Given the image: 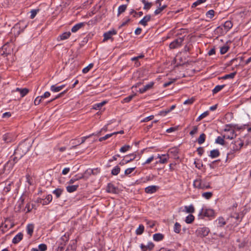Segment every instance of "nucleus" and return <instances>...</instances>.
Returning a JSON list of instances; mask_svg holds the SVG:
<instances>
[{
  "label": "nucleus",
  "mask_w": 251,
  "mask_h": 251,
  "mask_svg": "<svg viewBox=\"0 0 251 251\" xmlns=\"http://www.w3.org/2000/svg\"><path fill=\"white\" fill-rule=\"evenodd\" d=\"M30 146L25 143L23 142L19 145L17 148L14 152L15 155H18L19 158H22L25 155L29 150Z\"/></svg>",
  "instance_id": "1"
},
{
  "label": "nucleus",
  "mask_w": 251,
  "mask_h": 251,
  "mask_svg": "<svg viewBox=\"0 0 251 251\" xmlns=\"http://www.w3.org/2000/svg\"><path fill=\"white\" fill-rule=\"evenodd\" d=\"M193 186L195 188L200 189H207L210 188L211 186L209 182H205L201 179V176H198L193 182Z\"/></svg>",
  "instance_id": "2"
},
{
  "label": "nucleus",
  "mask_w": 251,
  "mask_h": 251,
  "mask_svg": "<svg viewBox=\"0 0 251 251\" xmlns=\"http://www.w3.org/2000/svg\"><path fill=\"white\" fill-rule=\"evenodd\" d=\"M243 145V142L240 139L232 142L229 146L230 151L229 153H227V155H228L230 154H232L234 152L240 150Z\"/></svg>",
  "instance_id": "3"
},
{
  "label": "nucleus",
  "mask_w": 251,
  "mask_h": 251,
  "mask_svg": "<svg viewBox=\"0 0 251 251\" xmlns=\"http://www.w3.org/2000/svg\"><path fill=\"white\" fill-rule=\"evenodd\" d=\"M198 216L201 219L205 217L213 218L215 217V212L212 209L203 208L200 211Z\"/></svg>",
  "instance_id": "4"
},
{
  "label": "nucleus",
  "mask_w": 251,
  "mask_h": 251,
  "mask_svg": "<svg viewBox=\"0 0 251 251\" xmlns=\"http://www.w3.org/2000/svg\"><path fill=\"white\" fill-rule=\"evenodd\" d=\"M210 232V229L207 227H199L196 230V234L198 237L203 238L207 236Z\"/></svg>",
  "instance_id": "5"
},
{
  "label": "nucleus",
  "mask_w": 251,
  "mask_h": 251,
  "mask_svg": "<svg viewBox=\"0 0 251 251\" xmlns=\"http://www.w3.org/2000/svg\"><path fill=\"white\" fill-rule=\"evenodd\" d=\"M18 157V155H15L13 159H11L7 162V163L4 166V170L5 171H9L12 169L14 164L17 162L18 160L21 158Z\"/></svg>",
  "instance_id": "6"
},
{
  "label": "nucleus",
  "mask_w": 251,
  "mask_h": 251,
  "mask_svg": "<svg viewBox=\"0 0 251 251\" xmlns=\"http://www.w3.org/2000/svg\"><path fill=\"white\" fill-rule=\"evenodd\" d=\"M225 133L224 138L226 139H232L236 136L235 132L233 129H226L225 130Z\"/></svg>",
  "instance_id": "7"
},
{
  "label": "nucleus",
  "mask_w": 251,
  "mask_h": 251,
  "mask_svg": "<svg viewBox=\"0 0 251 251\" xmlns=\"http://www.w3.org/2000/svg\"><path fill=\"white\" fill-rule=\"evenodd\" d=\"M52 199V196L51 195H48L46 196L45 199H43L40 198L37 199L36 201L38 203H40L43 205H47L50 201H51Z\"/></svg>",
  "instance_id": "8"
},
{
  "label": "nucleus",
  "mask_w": 251,
  "mask_h": 251,
  "mask_svg": "<svg viewBox=\"0 0 251 251\" xmlns=\"http://www.w3.org/2000/svg\"><path fill=\"white\" fill-rule=\"evenodd\" d=\"M183 41V38H178L170 43V48L171 49L177 48L181 46Z\"/></svg>",
  "instance_id": "9"
},
{
  "label": "nucleus",
  "mask_w": 251,
  "mask_h": 251,
  "mask_svg": "<svg viewBox=\"0 0 251 251\" xmlns=\"http://www.w3.org/2000/svg\"><path fill=\"white\" fill-rule=\"evenodd\" d=\"M117 31L115 29L109 30L103 34V42H105L108 40L111 39L113 35L117 34Z\"/></svg>",
  "instance_id": "10"
},
{
  "label": "nucleus",
  "mask_w": 251,
  "mask_h": 251,
  "mask_svg": "<svg viewBox=\"0 0 251 251\" xmlns=\"http://www.w3.org/2000/svg\"><path fill=\"white\" fill-rule=\"evenodd\" d=\"M154 247V244L152 242H149L147 245L141 244L140 248L142 251H147V250L151 251L152 250Z\"/></svg>",
  "instance_id": "11"
},
{
  "label": "nucleus",
  "mask_w": 251,
  "mask_h": 251,
  "mask_svg": "<svg viewBox=\"0 0 251 251\" xmlns=\"http://www.w3.org/2000/svg\"><path fill=\"white\" fill-rule=\"evenodd\" d=\"M160 1H158V2L156 3L157 8L154 11V14L156 15L160 14L167 7L166 4L161 5Z\"/></svg>",
  "instance_id": "12"
},
{
  "label": "nucleus",
  "mask_w": 251,
  "mask_h": 251,
  "mask_svg": "<svg viewBox=\"0 0 251 251\" xmlns=\"http://www.w3.org/2000/svg\"><path fill=\"white\" fill-rule=\"evenodd\" d=\"M71 35V33L69 32H65L60 35L57 38L58 41L66 40L69 38Z\"/></svg>",
  "instance_id": "13"
},
{
  "label": "nucleus",
  "mask_w": 251,
  "mask_h": 251,
  "mask_svg": "<svg viewBox=\"0 0 251 251\" xmlns=\"http://www.w3.org/2000/svg\"><path fill=\"white\" fill-rule=\"evenodd\" d=\"M153 84L154 83L153 82L149 83V84L146 85L143 88H140L139 90V92L141 94L145 93L147 90L151 89L152 87Z\"/></svg>",
  "instance_id": "14"
},
{
  "label": "nucleus",
  "mask_w": 251,
  "mask_h": 251,
  "mask_svg": "<svg viewBox=\"0 0 251 251\" xmlns=\"http://www.w3.org/2000/svg\"><path fill=\"white\" fill-rule=\"evenodd\" d=\"M117 189L112 183H108L106 188V191L111 193H116Z\"/></svg>",
  "instance_id": "15"
},
{
  "label": "nucleus",
  "mask_w": 251,
  "mask_h": 251,
  "mask_svg": "<svg viewBox=\"0 0 251 251\" xmlns=\"http://www.w3.org/2000/svg\"><path fill=\"white\" fill-rule=\"evenodd\" d=\"M151 17L150 15H146L139 22V24L146 26L147 25V23L151 20Z\"/></svg>",
  "instance_id": "16"
},
{
  "label": "nucleus",
  "mask_w": 251,
  "mask_h": 251,
  "mask_svg": "<svg viewBox=\"0 0 251 251\" xmlns=\"http://www.w3.org/2000/svg\"><path fill=\"white\" fill-rule=\"evenodd\" d=\"M23 237V234L21 232L18 233L13 239L12 243L13 244L18 243Z\"/></svg>",
  "instance_id": "17"
},
{
  "label": "nucleus",
  "mask_w": 251,
  "mask_h": 251,
  "mask_svg": "<svg viewBox=\"0 0 251 251\" xmlns=\"http://www.w3.org/2000/svg\"><path fill=\"white\" fill-rule=\"evenodd\" d=\"M157 190V187L156 186H149L145 188V192L148 194H152L155 193Z\"/></svg>",
  "instance_id": "18"
},
{
  "label": "nucleus",
  "mask_w": 251,
  "mask_h": 251,
  "mask_svg": "<svg viewBox=\"0 0 251 251\" xmlns=\"http://www.w3.org/2000/svg\"><path fill=\"white\" fill-rule=\"evenodd\" d=\"M84 25V23H80L75 25L71 29L72 32H76L79 29L82 28Z\"/></svg>",
  "instance_id": "19"
},
{
  "label": "nucleus",
  "mask_w": 251,
  "mask_h": 251,
  "mask_svg": "<svg viewBox=\"0 0 251 251\" xmlns=\"http://www.w3.org/2000/svg\"><path fill=\"white\" fill-rule=\"evenodd\" d=\"M65 86V85H62L60 86L53 85L50 87V90L53 92H58L61 91Z\"/></svg>",
  "instance_id": "20"
},
{
  "label": "nucleus",
  "mask_w": 251,
  "mask_h": 251,
  "mask_svg": "<svg viewBox=\"0 0 251 251\" xmlns=\"http://www.w3.org/2000/svg\"><path fill=\"white\" fill-rule=\"evenodd\" d=\"M215 222L217 223L218 226L220 227H222L226 224V222L224 218L222 217L218 218Z\"/></svg>",
  "instance_id": "21"
},
{
  "label": "nucleus",
  "mask_w": 251,
  "mask_h": 251,
  "mask_svg": "<svg viewBox=\"0 0 251 251\" xmlns=\"http://www.w3.org/2000/svg\"><path fill=\"white\" fill-rule=\"evenodd\" d=\"M220 155V152L218 150L215 149L210 151L209 156L212 158H216Z\"/></svg>",
  "instance_id": "22"
},
{
  "label": "nucleus",
  "mask_w": 251,
  "mask_h": 251,
  "mask_svg": "<svg viewBox=\"0 0 251 251\" xmlns=\"http://www.w3.org/2000/svg\"><path fill=\"white\" fill-rule=\"evenodd\" d=\"M136 157V154L131 153L128 154L125 156L126 159V163H129L133 160Z\"/></svg>",
  "instance_id": "23"
},
{
  "label": "nucleus",
  "mask_w": 251,
  "mask_h": 251,
  "mask_svg": "<svg viewBox=\"0 0 251 251\" xmlns=\"http://www.w3.org/2000/svg\"><path fill=\"white\" fill-rule=\"evenodd\" d=\"M13 184L12 182H10L9 181H6L5 182V186L3 188V191L5 193L9 192L11 190V186Z\"/></svg>",
  "instance_id": "24"
},
{
  "label": "nucleus",
  "mask_w": 251,
  "mask_h": 251,
  "mask_svg": "<svg viewBox=\"0 0 251 251\" xmlns=\"http://www.w3.org/2000/svg\"><path fill=\"white\" fill-rule=\"evenodd\" d=\"M184 208L185 211L187 213H193L195 212V208L192 204L189 206H185Z\"/></svg>",
  "instance_id": "25"
},
{
  "label": "nucleus",
  "mask_w": 251,
  "mask_h": 251,
  "mask_svg": "<svg viewBox=\"0 0 251 251\" xmlns=\"http://www.w3.org/2000/svg\"><path fill=\"white\" fill-rule=\"evenodd\" d=\"M164 238V235L161 233H155L153 236V240L155 241H160Z\"/></svg>",
  "instance_id": "26"
},
{
  "label": "nucleus",
  "mask_w": 251,
  "mask_h": 251,
  "mask_svg": "<svg viewBox=\"0 0 251 251\" xmlns=\"http://www.w3.org/2000/svg\"><path fill=\"white\" fill-rule=\"evenodd\" d=\"M34 225L33 224H28L26 226V231L28 234L31 236L33 232Z\"/></svg>",
  "instance_id": "27"
},
{
  "label": "nucleus",
  "mask_w": 251,
  "mask_h": 251,
  "mask_svg": "<svg viewBox=\"0 0 251 251\" xmlns=\"http://www.w3.org/2000/svg\"><path fill=\"white\" fill-rule=\"evenodd\" d=\"M2 139H3V140L5 143H9V142H11L12 141V138L11 137V135L9 134V133H7V134H4L3 136Z\"/></svg>",
  "instance_id": "28"
},
{
  "label": "nucleus",
  "mask_w": 251,
  "mask_h": 251,
  "mask_svg": "<svg viewBox=\"0 0 251 251\" xmlns=\"http://www.w3.org/2000/svg\"><path fill=\"white\" fill-rule=\"evenodd\" d=\"M233 26V24L230 21H226L224 24V27L226 31H228Z\"/></svg>",
  "instance_id": "29"
},
{
  "label": "nucleus",
  "mask_w": 251,
  "mask_h": 251,
  "mask_svg": "<svg viewBox=\"0 0 251 251\" xmlns=\"http://www.w3.org/2000/svg\"><path fill=\"white\" fill-rule=\"evenodd\" d=\"M78 187V185L68 186L66 187L67 191L69 193H72L75 191Z\"/></svg>",
  "instance_id": "30"
},
{
  "label": "nucleus",
  "mask_w": 251,
  "mask_h": 251,
  "mask_svg": "<svg viewBox=\"0 0 251 251\" xmlns=\"http://www.w3.org/2000/svg\"><path fill=\"white\" fill-rule=\"evenodd\" d=\"M212 196H213V193L211 192H206L202 193L201 194V196L203 198H204L206 200L210 199V198H212Z\"/></svg>",
  "instance_id": "31"
},
{
  "label": "nucleus",
  "mask_w": 251,
  "mask_h": 251,
  "mask_svg": "<svg viewBox=\"0 0 251 251\" xmlns=\"http://www.w3.org/2000/svg\"><path fill=\"white\" fill-rule=\"evenodd\" d=\"M205 137H206V136H205V134H204V133L201 134L198 139V140H197L198 143L200 145L203 144L205 140Z\"/></svg>",
  "instance_id": "32"
},
{
  "label": "nucleus",
  "mask_w": 251,
  "mask_h": 251,
  "mask_svg": "<svg viewBox=\"0 0 251 251\" xmlns=\"http://www.w3.org/2000/svg\"><path fill=\"white\" fill-rule=\"evenodd\" d=\"M63 192V190L60 188H57L54 190L52 193L54 194L56 197V198H59Z\"/></svg>",
  "instance_id": "33"
},
{
  "label": "nucleus",
  "mask_w": 251,
  "mask_h": 251,
  "mask_svg": "<svg viewBox=\"0 0 251 251\" xmlns=\"http://www.w3.org/2000/svg\"><path fill=\"white\" fill-rule=\"evenodd\" d=\"M194 216L192 214H189L186 217L185 221L187 224H191L194 221Z\"/></svg>",
  "instance_id": "34"
},
{
  "label": "nucleus",
  "mask_w": 251,
  "mask_h": 251,
  "mask_svg": "<svg viewBox=\"0 0 251 251\" xmlns=\"http://www.w3.org/2000/svg\"><path fill=\"white\" fill-rule=\"evenodd\" d=\"M225 86V85L216 86L214 89L212 90L213 94H214L217 93L220 91Z\"/></svg>",
  "instance_id": "35"
},
{
  "label": "nucleus",
  "mask_w": 251,
  "mask_h": 251,
  "mask_svg": "<svg viewBox=\"0 0 251 251\" xmlns=\"http://www.w3.org/2000/svg\"><path fill=\"white\" fill-rule=\"evenodd\" d=\"M174 230L176 233L180 232L181 230V226L178 223L176 222L175 224Z\"/></svg>",
  "instance_id": "36"
},
{
  "label": "nucleus",
  "mask_w": 251,
  "mask_h": 251,
  "mask_svg": "<svg viewBox=\"0 0 251 251\" xmlns=\"http://www.w3.org/2000/svg\"><path fill=\"white\" fill-rule=\"evenodd\" d=\"M144 230V226L143 225H140L138 228L136 230V234L137 235L142 234Z\"/></svg>",
  "instance_id": "37"
},
{
  "label": "nucleus",
  "mask_w": 251,
  "mask_h": 251,
  "mask_svg": "<svg viewBox=\"0 0 251 251\" xmlns=\"http://www.w3.org/2000/svg\"><path fill=\"white\" fill-rule=\"evenodd\" d=\"M127 5L126 4H123L120 5L118 8V15H120L121 13H123L126 10Z\"/></svg>",
  "instance_id": "38"
},
{
  "label": "nucleus",
  "mask_w": 251,
  "mask_h": 251,
  "mask_svg": "<svg viewBox=\"0 0 251 251\" xmlns=\"http://www.w3.org/2000/svg\"><path fill=\"white\" fill-rule=\"evenodd\" d=\"M106 103V101H103L101 102L96 103L94 105V109L98 110L100 109V107H101L102 106H103L105 103Z\"/></svg>",
  "instance_id": "39"
},
{
  "label": "nucleus",
  "mask_w": 251,
  "mask_h": 251,
  "mask_svg": "<svg viewBox=\"0 0 251 251\" xmlns=\"http://www.w3.org/2000/svg\"><path fill=\"white\" fill-rule=\"evenodd\" d=\"M120 168L119 166H116L112 170L111 174L114 176H116L120 173Z\"/></svg>",
  "instance_id": "40"
},
{
  "label": "nucleus",
  "mask_w": 251,
  "mask_h": 251,
  "mask_svg": "<svg viewBox=\"0 0 251 251\" xmlns=\"http://www.w3.org/2000/svg\"><path fill=\"white\" fill-rule=\"evenodd\" d=\"M215 12L213 10H210L206 13V16L207 18L211 19L214 16Z\"/></svg>",
  "instance_id": "41"
},
{
  "label": "nucleus",
  "mask_w": 251,
  "mask_h": 251,
  "mask_svg": "<svg viewBox=\"0 0 251 251\" xmlns=\"http://www.w3.org/2000/svg\"><path fill=\"white\" fill-rule=\"evenodd\" d=\"M229 50V47L227 45H224L220 48V53L222 54L226 53Z\"/></svg>",
  "instance_id": "42"
},
{
  "label": "nucleus",
  "mask_w": 251,
  "mask_h": 251,
  "mask_svg": "<svg viewBox=\"0 0 251 251\" xmlns=\"http://www.w3.org/2000/svg\"><path fill=\"white\" fill-rule=\"evenodd\" d=\"M131 146L129 145H125L121 148L120 151L123 153L126 152L131 149Z\"/></svg>",
  "instance_id": "43"
},
{
  "label": "nucleus",
  "mask_w": 251,
  "mask_h": 251,
  "mask_svg": "<svg viewBox=\"0 0 251 251\" xmlns=\"http://www.w3.org/2000/svg\"><path fill=\"white\" fill-rule=\"evenodd\" d=\"M209 115V112L208 111H205L202 113L201 115L199 116V117L197 119V121H200L204 118L206 117Z\"/></svg>",
  "instance_id": "44"
},
{
  "label": "nucleus",
  "mask_w": 251,
  "mask_h": 251,
  "mask_svg": "<svg viewBox=\"0 0 251 251\" xmlns=\"http://www.w3.org/2000/svg\"><path fill=\"white\" fill-rule=\"evenodd\" d=\"M236 74V72H233L230 73L229 74L226 75H224L222 78L224 79H228V78H233L234 77L235 75Z\"/></svg>",
  "instance_id": "45"
},
{
  "label": "nucleus",
  "mask_w": 251,
  "mask_h": 251,
  "mask_svg": "<svg viewBox=\"0 0 251 251\" xmlns=\"http://www.w3.org/2000/svg\"><path fill=\"white\" fill-rule=\"evenodd\" d=\"M224 137L223 138V137H221V136H218L216 138L215 142L217 144L223 145H224V143H225V141H224Z\"/></svg>",
  "instance_id": "46"
},
{
  "label": "nucleus",
  "mask_w": 251,
  "mask_h": 251,
  "mask_svg": "<svg viewBox=\"0 0 251 251\" xmlns=\"http://www.w3.org/2000/svg\"><path fill=\"white\" fill-rule=\"evenodd\" d=\"M93 67V64L91 63L88 66L84 68L82 70V73L84 74L87 73Z\"/></svg>",
  "instance_id": "47"
},
{
  "label": "nucleus",
  "mask_w": 251,
  "mask_h": 251,
  "mask_svg": "<svg viewBox=\"0 0 251 251\" xmlns=\"http://www.w3.org/2000/svg\"><path fill=\"white\" fill-rule=\"evenodd\" d=\"M176 106L175 105H173L171 106V107L168 109V110L164 111H161L160 112V115H165L167 113L170 112V111H171L173 109H174L175 108Z\"/></svg>",
  "instance_id": "48"
},
{
  "label": "nucleus",
  "mask_w": 251,
  "mask_h": 251,
  "mask_svg": "<svg viewBox=\"0 0 251 251\" xmlns=\"http://www.w3.org/2000/svg\"><path fill=\"white\" fill-rule=\"evenodd\" d=\"M28 92H29V90L27 88L22 89L21 91L20 92L21 97H25L26 95L27 94Z\"/></svg>",
  "instance_id": "49"
},
{
  "label": "nucleus",
  "mask_w": 251,
  "mask_h": 251,
  "mask_svg": "<svg viewBox=\"0 0 251 251\" xmlns=\"http://www.w3.org/2000/svg\"><path fill=\"white\" fill-rule=\"evenodd\" d=\"M163 157H159L160 160L159 161V162L160 163L164 164L167 162L168 157L166 156V155L164 154L162 155Z\"/></svg>",
  "instance_id": "50"
},
{
  "label": "nucleus",
  "mask_w": 251,
  "mask_h": 251,
  "mask_svg": "<svg viewBox=\"0 0 251 251\" xmlns=\"http://www.w3.org/2000/svg\"><path fill=\"white\" fill-rule=\"evenodd\" d=\"M113 135H114V133H110V134H106L104 136L100 138L99 140V141L101 142L103 140H105L107 139L108 138H110Z\"/></svg>",
  "instance_id": "51"
},
{
  "label": "nucleus",
  "mask_w": 251,
  "mask_h": 251,
  "mask_svg": "<svg viewBox=\"0 0 251 251\" xmlns=\"http://www.w3.org/2000/svg\"><path fill=\"white\" fill-rule=\"evenodd\" d=\"M47 249V246L45 244H41L38 246V250L40 251H46Z\"/></svg>",
  "instance_id": "52"
},
{
  "label": "nucleus",
  "mask_w": 251,
  "mask_h": 251,
  "mask_svg": "<svg viewBox=\"0 0 251 251\" xmlns=\"http://www.w3.org/2000/svg\"><path fill=\"white\" fill-rule=\"evenodd\" d=\"M39 11V9H32L31 11L30 18L33 19L36 15L37 12Z\"/></svg>",
  "instance_id": "53"
},
{
  "label": "nucleus",
  "mask_w": 251,
  "mask_h": 251,
  "mask_svg": "<svg viewBox=\"0 0 251 251\" xmlns=\"http://www.w3.org/2000/svg\"><path fill=\"white\" fill-rule=\"evenodd\" d=\"M135 169V167L129 168L126 169L125 171V175H128L130 174Z\"/></svg>",
  "instance_id": "54"
},
{
  "label": "nucleus",
  "mask_w": 251,
  "mask_h": 251,
  "mask_svg": "<svg viewBox=\"0 0 251 251\" xmlns=\"http://www.w3.org/2000/svg\"><path fill=\"white\" fill-rule=\"evenodd\" d=\"M135 96V94H134V95H130L126 98H125L124 99V101L125 102H129L133 98V97Z\"/></svg>",
  "instance_id": "55"
},
{
  "label": "nucleus",
  "mask_w": 251,
  "mask_h": 251,
  "mask_svg": "<svg viewBox=\"0 0 251 251\" xmlns=\"http://www.w3.org/2000/svg\"><path fill=\"white\" fill-rule=\"evenodd\" d=\"M42 98L40 97H37L34 101V103L35 105H37L40 103L41 102Z\"/></svg>",
  "instance_id": "56"
},
{
  "label": "nucleus",
  "mask_w": 251,
  "mask_h": 251,
  "mask_svg": "<svg viewBox=\"0 0 251 251\" xmlns=\"http://www.w3.org/2000/svg\"><path fill=\"white\" fill-rule=\"evenodd\" d=\"M23 25V29H24L27 26V24H25L24 21H20L18 24H16V27H21V25Z\"/></svg>",
  "instance_id": "57"
},
{
  "label": "nucleus",
  "mask_w": 251,
  "mask_h": 251,
  "mask_svg": "<svg viewBox=\"0 0 251 251\" xmlns=\"http://www.w3.org/2000/svg\"><path fill=\"white\" fill-rule=\"evenodd\" d=\"M194 101V99L192 98L191 99H188L186 100L184 102V104H192Z\"/></svg>",
  "instance_id": "58"
},
{
  "label": "nucleus",
  "mask_w": 251,
  "mask_h": 251,
  "mask_svg": "<svg viewBox=\"0 0 251 251\" xmlns=\"http://www.w3.org/2000/svg\"><path fill=\"white\" fill-rule=\"evenodd\" d=\"M154 116L153 115H151L150 116H148L147 117H146L143 120L141 121L142 122H147L150 120H151L153 119Z\"/></svg>",
  "instance_id": "59"
},
{
  "label": "nucleus",
  "mask_w": 251,
  "mask_h": 251,
  "mask_svg": "<svg viewBox=\"0 0 251 251\" xmlns=\"http://www.w3.org/2000/svg\"><path fill=\"white\" fill-rule=\"evenodd\" d=\"M143 3L144 4V8L145 9H149L151 5V3L150 2H145V1H142Z\"/></svg>",
  "instance_id": "60"
},
{
  "label": "nucleus",
  "mask_w": 251,
  "mask_h": 251,
  "mask_svg": "<svg viewBox=\"0 0 251 251\" xmlns=\"http://www.w3.org/2000/svg\"><path fill=\"white\" fill-rule=\"evenodd\" d=\"M176 81L175 79H172L170 81H169L168 82H166L164 83L163 86L164 87H167L172 84L173 82H174Z\"/></svg>",
  "instance_id": "61"
},
{
  "label": "nucleus",
  "mask_w": 251,
  "mask_h": 251,
  "mask_svg": "<svg viewBox=\"0 0 251 251\" xmlns=\"http://www.w3.org/2000/svg\"><path fill=\"white\" fill-rule=\"evenodd\" d=\"M153 159L154 156L151 155L143 164V165H144L145 164L150 163L153 160Z\"/></svg>",
  "instance_id": "62"
},
{
  "label": "nucleus",
  "mask_w": 251,
  "mask_h": 251,
  "mask_svg": "<svg viewBox=\"0 0 251 251\" xmlns=\"http://www.w3.org/2000/svg\"><path fill=\"white\" fill-rule=\"evenodd\" d=\"M198 131V127L196 126H194L193 129L190 132V134L192 136L195 134Z\"/></svg>",
  "instance_id": "63"
},
{
  "label": "nucleus",
  "mask_w": 251,
  "mask_h": 251,
  "mask_svg": "<svg viewBox=\"0 0 251 251\" xmlns=\"http://www.w3.org/2000/svg\"><path fill=\"white\" fill-rule=\"evenodd\" d=\"M143 57H144V55L143 54H141V55H138L137 56L131 58V60L132 61H137L139 59L143 58Z\"/></svg>",
  "instance_id": "64"
}]
</instances>
